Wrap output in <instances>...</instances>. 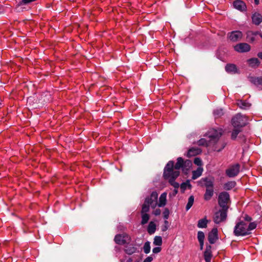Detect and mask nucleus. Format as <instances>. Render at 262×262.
I'll list each match as a JSON object with an SVG mask.
<instances>
[{
    "label": "nucleus",
    "mask_w": 262,
    "mask_h": 262,
    "mask_svg": "<svg viewBox=\"0 0 262 262\" xmlns=\"http://www.w3.org/2000/svg\"><path fill=\"white\" fill-rule=\"evenodd\" d=\"M121 262H123V261H122V260H121Z\"/></svg>",
    "instance_id": "obj_54"
},
{
    "label": "nucleus",
    "mask_w": 262,
    "mask_h": 262,
    "mask_svg": "<svg viewBox=\"0 0 262 262\" xmlns=\"http://www.w3.org/2000/svg\"><path fill=\"white\" fill-rule=\"evenodd\" d=\"M214 190L213 188H206V191L204 195V199L206 201H209L211 199L213 195Z\"/></svg>",
    "instance_id": "obj_22"
},
{
    "label": "nucleus",
    "mask_w": 262,
    "mask_h": 262,
    "mask_svg": "<svg viewBox=\"0 0 262 262\" xmlns=\"http://www.w3.org/2000/svg\"><path fill=\"white\" fill-rule=\"evenodd\" d=\"M234 50L239 53L247 52L250 50V46L247 43H240L234 47Z\"/></svg>",
    "instance_id": "obj_10"
},
{
    "label": "nucleus",
    "mask_w": 262,
    "mask_h": 262,
    "mask_svg": "<svg viewBox=\"0 0 262 262\" xmlns=\"http://www.w3.org/2000/svg\"><path fill=\"white\" fill-rule=\"evenodd\" d=\"M202 152V150L198 147H192L189 149L187 152V156L193 157L200 154Z\"/></svg>",
    "instance_id": "obj_19"
},
{
    "label": "nucleus",
    "mask_w": 262,
    "mask_h": 262,
    "mask_svg": "<svg viewBox=\"0 0 262 262\" xmlns=\"http://www.w3.org/2000/svg\"><path fill=\"white\" fill-rule=\"evenodd\" d=\"M191 165L192 162L190 160L184 161L181 157L177 159V163L174 165L173 161H169L164 168L163 177L167 180L177 179L180 175L179 169H182L184 172H187Z\"/></svg>",
    "instance_id": "obj_1"
},
{
    "label": "nucleus",
    "mask_w": 262,
    "mask_h": 262,
    "mask_svg": "<svg viewBox=\"0 0 262 262\" xmlns=\"http://www.w3.org/2000/svg\"><path fill=\"white\" fill-rule=\"evenodd\" d=\"M201 181L204 182V186L206 188H213V180L212 179L208 178H202Z\"/></svg>",
    "instance_id": "obj_17"
},
{
    "label": "nucleus",
    "mask_w": 262,
    "mask_h": 262,
    "mask_svg": "<svg viewBox=\"0 0 262 262\" xmlns=\"http://www.w3.org/2000/svg\"><path fill=\"white\" fill-rule=\"evenodd\" d=\"M257 56L260 58L261 59H262V52H259L258 54H257Z\"/></svg>",
    "instance_id": "obj_49"
},
{
    "label": "nucleus",
    "mask_w": 262,
    "mask_h": 262,
    "mask_svg": "<svg viewBox=\"0 0 262 262\" xmlns=\"http://www.w3.org/2000/svg\"><path fill=\"white\" fill-rule=\"evenodd\" d=\"M247 38L251 42H253V41H254L255 40V36H252V35H251L249 37H247Z\"/></svg>",
    "instance_id": "obj_46"
},
{
    "label": "nucleus",
    "mask_w": 262,
    "mask_h": 262,
    "mask_svg": "<svg viewBox=\"0 0 262 262\" xmlns=\"http://www.w3.org/2000/svg\"><path fill=\"white\" fill-rule=\"evenodd\" d=\"M156 230V225L153 222H150L147 227V231L149 234H154Z\"/></svg>",
    "instance_id": "obj_24"
},
{
    "label": "nucleus",
    "mask_w": 262,
    "mask_h": 262,
    "mask_svg": "<svg viewBox=\"0 0 262 262\" xmlns=\"http://www.w3.org/2000/svg\"><path fill=\"white\" fill-rule=\"evenodd\" d=\"M194 202V197L192 195H191L189 196L188 199V203L186 206V210H188L192 206Z\"/></svg>",
    "instance_id": "obj_29"
},
{
    "label": "nucleus",
    "mask_w": 262,
    "mask_h": 262,
    "mask_svg": "<svg viewBox=\"0 0 262 262\" xmlns=\"http://www.w3.org/2000/svg\"><path fill=\"white\" fill-rule=\"evenodd\" d=\"M208 223V221L205 217L203 219L199 220L198 223V227L200 228H206L207 226Z\"/></svg>",
    "instance_id": "obj_25"
},
{
    "label": "nucleus",
    "mask_w": 262,
    "mask_h": 262,
    "mask_svg": "<svg viewBox=\"0 0 262 262\" xmlns=\"http://www.w3.org/2000/svg\"><path fill=\"white\" fill-rule=\"evenodd\" d=\"M203 168L202 167H198L196 170L192 171V179L195 180L200 177L203 172Z\"/></svg>",
    "instance_id": "obj_21"
},
{
    "label": "nucleus",
    "mask_w": 262,
    "mask_h": 262,
    "mask_svg": "<svg viewBox=\"0 0 262 262\" xmlns=\"http://www.w3.org/2000/svg\"><path fill=\"white\" fill-rule=\"evenodd\" d=\"M187 188L189 189L191 188V185L190 184L189 180L186 181L185 182L182 183L180 185V188L182 192H184Z\"/></svg>",
    "instance_id": "obj_27"
},
{
    "label": "nucleus",
    "mask_w": 262,
    "mask_h": 262,
    "mask_svg": "<svg viewBox=\"0 0 262 262\" xmlns=\"http://www.w3.org/2000/svg\"><path fill=\"white\" fill-rule=\"evenodd\" d=\"M260 32L258 31L256 32H249L247 34V37H249L251 35L252 36H256L257 35H259Z\"/></svg>",
    "instance_id": "obj_41"
},
{
    "label": "nucleus",
    "mask_w": 262,
    "mask_h": 262,
    "mask_svg": "<svg viewBox=\"0 0 262 262\" xmlns=\"http://www.w3.org/2000/svg\"><path fill=\"white\" fill-rule=\"evenodd\" d=\"M163 214L164 218L165 219V220H167L168 219L169 215V209L167 208H165L163 212Z\"/></svg>",
    "instance_id": "obj_37"
},
{
    "label": "nucleus",
    "mask_w": 262,
    "mask_h": 262,
    "mask_svg": "<svg viewBox=\"0 0 262 262\" xmlns=\"http://www.w3.org/2000/svg\"><path fill=\"white\" fill-rule=\"evenodd\" d=\"M234 7L241 11H245L246 10V5L245 3L241 0H236L233 2Z\"/></svg>",
    "instance_id": "obj_14"
},
{
    "label": "nucleus",
    "mask_w": 262,
    "mask_h": 262,
    "mask_svg": "<svg viewBox=\"0 0 262 262\" xmlns=\"http://www.w3.org/2000/svg\"><path fill=\"white\" fill-rule=\"evenodd\" d=\"M241 132V129L239 128H234V129L232 130L231 134V139L232 140H235L238 134Z\"/></svg>",
    "instance_id": "obj_28"
},
{
    "label": "nucleus",
    "mask_w": 262,
    "mask_h": 262,
    "mask_svg": "<svg viewBox=\"0 0 262 262\" xmlns=\"http://www.w3.org/2000/svg\"><path fill=\"white\" fill-rule=\"evenodd\" d=\"M255 82L257 83L258 84L262 85V76L260 77H257L255 79Z\"/></svg>",
    "instance_id": "obj_42"
},
{
    "label": "nucleus",
    "mask_w": 262,
    "mask_h": 262,
    "mask_svg": "<svg viewBox=\"0 0 262 262\" xmlns=\"http://www.w3.org/2000/svg\"><path fill=\"white\" fill-rule=\"evenodd\" d=\"M213 113H214V115L216 117H219L221 116L223 114V110H222V109H217V110H215L214 111Z\"/></svg>",
    "instance_id": "obj_36"
},
{
    "label": "nucleus",
    "mask_w": 262,
    "mask_h": 262,
    "mask_svg": "<svg viewBox=\"0 0 262 262\" xmlns=\"http://www.w3.org/2000/svg\"><path fill=\"white\" fill-rule=\"evenodd\" d=\"M244 221L245 222L247 223L248 224V223H251V221L252 220V217L250 216H249L248 215H247L246 214L244 216Z\"/></svg>",
    "instance_id": "obj_39"
},
{
    "label": "nucleus",
    "mask_w": 262,
    "mask_h": 262,
    "mask_svg": "<svg viewBox=\"0 0 262 262\" xmlns=\"http://www.w3.org/2000/svg\"><path fill=\"white\" fill-rule=\"evenodd\" d=\"M152 260V258L151 256H148L146 258L143 262H151Z\"/></svg>",
    "instance_id": "obj_45"
},
{
    "label": "nucleus",
    "mask_w": 262,
    "mask_h": 262,
    "mask_svg": "<svg viewBox=\"0 0 262 262\" xmlns=\"http://www.w3.org/2000/svg\"><path fill=\"white\" fill-rule=\"evenodd\" d=\"M225 70L229 73L235 74L237 72V67L234 64H227L225 67Z\"/></svg>",
    "instance_id": "obj_18"
},
{
    "label": "nucleus",
    "mask_w": 262,
    "mask_h": 262,
    "mask_svg": "<svg viewBox=\"0 0 262 262\" xmlns=\"http://www.w3.org/2000/svg\"><path fill=\"white\" fill-rule=\"evenodd\" d=\"M194 163L199 166V167H201L202 165V160L200 158H195L194 159V161H193Z\"/></svg>",
    "instance_id": "obj_38"
},
{
    "label": "nucleus",
    "mask_w": 262,
    "mask_h": 262,
    "mask_svg": "<svg viewBox=\"0 0 262 262\" xmlns=\"http://www.w3.org/2000/svg\"><path fill=\"white\" fill-rule=\"evenodd\" d=\"M169 223L167 220H165L164 225L162 227V231H166L168 228Z\"/></svg>",
    "instance_id": "obj_40"
},
{
    "label": "nucleus",
    "mask_w": 262,
    "mask_h": 262,
    "mask_svg": "<svg viewBox=\"0 0 262 262\" xmlns=\"http://www.w3.org/2000/svg\"><path fill=\"white\" fill-rule=\"evenodd\" d=\"M236 185L235 181H229L224 185V189L226 190H230L233 188Z\"/></svg>",
    "instance_id": "obj_26"
},
{
    "label": "nucleus",
    "mask_w": 262,
    "mask_h": 262,
    "mask_svg": "<svg viewBox=\"0 0 262 262\" xmlns=\"http://www.w3.org/2000/svg\"><path fill=\"white\" fill-rule=\"evenodd\" d=\"M238 105L239 106V107L242 108H246V107L250 106L248 103L243 101H240L238 103Z\"/></svg>",
    "instance_id": "obj_34"
},
{
    "label": "nucleus",
    "mask_w": 262,
    "mask_h": 262,
    "mask_svg": "<svg viewBox=\"0 0 262 262\" xmlns=\"http://www.w3.org/2000/svg\"><path fill=\"white\" fill-rule=\"evenodd\" d=\"M208 239L211 244H214L218 239V231L216 228H213L209 233Z\"/></svg>",
    "instance_id": "obj_11"
},
{
    "label": "nucleus",
    "mask_w": 262,
    "mask_h": 262,
    "mask_svg": "<svg viewBox=\"0 0 262 262\" xmlns=\"http://www.w3.org/2000/svg\"><path fill=\"white\" fill-rule=\"evenodd\" d=\"M199 244L200 246V249L202 250L203 249L204 242H199Z\"/></svg>",
    "instance_id": "obj_47"
},
{
    "label": "nucleus",
    "mask_w": 262,
    "mask_h": 262,
    "mask_svg": "<svg viewBox=\"0 0 262 262\" xmlns=\"http://www.w3.org/2000/svg\"><path fill=\"white\" fill-rule=\"evenodd\" d=\"M131 238L127 234H119L115 236L114 241L118 245H123L129 243Z\"/></svg>",
    "instance_id": "obj_7"
},
{
    "label": "nucleus",
    "mask_w": 262,
    "mask_h": 262,
    "mask_svg": "<svg viewBox=\"0 0 262 262\" xmlns=\"http://www.w3.org/2000/svg\"><path fill=\"white\" fill-rule=\"evenodd\" d=\"M259 35L260 36V37L262 38V33H260Z\"/></svg>",
    "instance_id": "obj_53"
},
{
    "label": "nucleus",
    "mask_w": 262,
    "mask_h": 262,
    "mask_svg": "<svg viewBox=\"0 0 262 262\" xmlns=\"http://www.w3.org/2000/svg\"><path fill=\"white\" fill-rule=\"evenodd\" d=\"M161 250V248L160 247H155L152 249V252L154 253H158L160 252Z\"/></svg>",
    "instance_id": "obj_43"
},
{
    "label": "nucleus",
    "mask_w": 262,
    "mask_h": 262,
    "mask_svg": "<svg viewBox=\"0 0 262 262\" xmlns=\"http://www.w3.org/2000/svg\"><path fill=\"white\" fill-rule=\"evenodd\" d=\"M143 250L145 253L148 254L150 252V243L149 242H146L143 246Z\"/></svg>",
    "instance_id": "obj_31"
},
{
    "label": "nucleus",
    "mask_w": 262,
    "mask_h": 262,
    "mask_svg": "<svg viewBox=\"0 0 262 262\" xmlns=\"http://www.w3.org/2000/svg\"><path fill=\"white\" fill-rule=\"evenodd\" d=\"M137 251V248L132 244L128 243L124 247V251L128 255H132Z\"/></svg>",
    "instance_id": "obj_13"
},
{
    "label": "nucleus",
    "mask_w": 262,
    "mask_h": 262,
    "mask_svg": "<svg viewBox=\"0 0 262 262\" xmlns=\"http://www.w3.org/2000/svg\"><path fill=\"white\" fill-rule=\"evenodd\" d=\"M204 259L206 262H210L212 257L211 246L209 245L206 248L204 253Z\"/></svg>",
    "instance_id": "obj_15"
},
{
    "label": "nucleus",
    "mask_w": 262,
    "mask_h": 262,
    "mask_svg": "<svg viewBox=\"0 0 262 262\" xmlns=\"http://www.w3.org/2000/svg\"><path fill=\"white\" fill-rule=\"evenodd\" d=\"M254 2H255V4L256 5H258V4H259V0H254Z\"/></svg>",
    "instance_id": "obj_51"
},
{
    "label": "nucleus",
    "mask_w": 262,
    "mask_h": 262,
    "mask_svg": "<svg viewBox=\"0 0 262 262\" xmlns=\"http://www.w3.org/2000/svg\"><path fill=\"white\" fill-rule=\"evenodd\" d=\"M178 189H174L173 191V195H176L177 193H178Z\"/></svg>",
    "instance_id": "obj_48"
},
{
    "label": "nucleus",
    "mask_w": 262,
    "mask_h": 262,
    "mask_svg": "<svg viewBox=\"0 0 262 262\" xmlns=\"http://www.w3.org/2000/svg\"><path fill=\"white\" fill-rule=\"evenodd\" d=\"M166 193H163L161 194L159 198V202L158 204L159 207H163L166 205Z\"/></svg>",
    "instance_id": "obj_23"
},
{
    "label": "nucleus",
    "mask_w": 262,
    "mask_h": 262,
    "mask_svg": "<svg viewBox=\"0 0 262 262\" xmlns=\"http://www.w3.org/2000/svg\"><path fill=\"white\" fill-rule=\"evenodd\" d=\"M252 22L255 25H259L262 22V15L259 13H255L252 16Z\"/></svg>",
    "instance_id": "obj_16"
},
{
    "label": "nucleus",
    "mask_w": 262,
    "mask_h": 262,
    "mask_svg": "<svg viewBox=\"0 0 262 262\" xmlns=\"http://www.w3.org/2000/svg\"><path fill=\"white\" fill-rule=\"evenodd\" d=\"M227 211L223 209L216 212L214 215L213 221L215 224H219L226 220Z\"/></svg>",
    "instance_id": "obj_9"
},
{
    "label": "nucleus",
    "mask_w": 262,
    "mask_h": 262,
    "mask_svg": "<svg viewBox=\"0 0 262 262\" xmlns=\"http://www.w3.org/2000/svg\"><path fill=\"white\" fill-rule=\"evenodd\" d=\"M205 238V234L202 231H199L198 232V239L199 242H204Z\"/></svg>",
    "instance_id": "obj_32"
},
{
    "label": "nucleus",
    "mask_w": 262,
    "mask_h": 262,
    "mask_svg": "<svg viewBox=\"0 0 262 262\" xmlns=\"http://www.w3.org/2000/svg\"><path fill=\"white\" fill-rule=\"evenodd\" d=\"M257 223L253 222L248 224L243 221L238 222L234 227L233 233L235 236H245L251 234V231L257 227Z\"/></svg>",
    "instance_id": "obj_3"
},
{
    "label": "nucleus",
    "mask_w": 262,
    "mask_h": 262,
    "mask_svg": "<svg viewBox=\"0 0 262 262\" xmlns=\"http://www.w3.org/2000/svg\"><path fill=\"white\" fill-rule=\"evenodd\" d=\"M208 137L210 138L209 142H208L206 139H201L198 141V144L200 146H208L211 143V142H215L218 141L219 138L221 136V133L218 132L216 130L212 129L208 132Z\"/></svg>",
    "instance_id": "obj_4"
},
{
    "label": "nucleus",
    "mask_w": 262,
    "mask_h": 262,
    "mask_svg": "<svg viewBox=\"0 0 262 262\" xmlns=\"http://www.w3.org/2000/svg\"><path fill=\"white\" fill-rule=\"evenodd\" d=\"M241 166L237 163L231 165L226 170V174L229 178H233L236 176L239 172Z\"/></svg>",
    "instance_id": "obj_8"
},
{
    "label": "nucleus",
    "mask_w": 262,
    "mask_h": 262,
    "mask_svg": "<svg viewBox=\"0 0 262 262\" xmlns=\"http://www.w3.org/2000/svg\"><path fill=\"white\" fill-rule=\"evenodd\" d=\"M247 121L248 119L246 116L238 114L232 118L231 123L234 128H241L247 124Z\"/></svg>",
    "instance_id": "obj_5"
},
{
    "label": "nucleus",
    "mask_w": 262,
    "mask_h": 262,
    "mask_svg": "<svg viewBox=\"0 0 262 262\" xmlns=\"http://www.w3.org/2000/svg\"><path fill=\"white\" fill-rule=\"evenodd\" d=\"M115 248L116 250H120V248L118 247H117V246H116Z\"/></svg>",
    "instance_id": "obj_52"
},
{
    "label": "nucleus",
    "mask_w": 262,
    "mask_h": 262,
    "mask_svg": "<svg viewBox=\"0 0 262 262\" xmlns=\"http://www.w3.org/2000/svg\"><path fill=\"white\" fill-rule=\"evenodd\" d=\"M249 65L252 68H257L260 64V61L257 58H252L247 60Z\"/></svg>",
    "instance_id": "obj_20"
},
{
    "label": "nucleus",
    "mask_w": 262,
    "mask_h": 262,
    "mask_svg": "<svg viewBox=\"0 0 262 262\" xmlns=\"http://www.w3.org/2000/svg\"><path fill=\"white\" fill-rule=\"evenodd\" d=\"M154 214L155 215H159L161 214V210L160 209H156L154 212Z\"/></svg>",
    "instance_id": "obj_44"
},
{
    "label": "nucleus",
    "mask_w": 262,
    "mask_h": 262,
    "mask_svg": "<svg viewBox=\"0 0 262 262\" xmlns=\"http://www.w3.org/2000/svg\"><path fill=\"white\" fill-rule=\"evenodd\" d=\"M162 244V239L161 236H156L154 238V244L156 246H161Z\"/></svg>",
    "instance_id": "obj_30"
},
{
    "label": "nucleus",
    "mask_w": 262,
    "mask_h": 262,
    "mask_svg": "<svg viewBox=\"0 0 262 262\" xmlns=\"http://www.w3.org/2000/svg\"><path fill=\"white\" fill-rule=\"evenodd\" d=\"M243 36L242 32L239 31H234L228 34L229 39L233 42L237 41L240 39Z\"/></svg>",
    "instance_id": "obj_12"
},
{
    "label": "nucleus",
    "mask_w": 262,
    "mask_h": 262,
    "mask_svg": "<svg viewBox=\"0 0 262 262\" xmlns=\"http://www.w3.org/2000/svg\"><path fill=\"white\" fill-rule=\"evenodd\" d=\"M176 179H172L168 180V182L172 185L175 189H178L180 185L178 183L175 182Z\"/></svg>",
    "instance_id": "obj_33"
},
{
    "label": "nucleus",
    "mask_w": 262,
    "mask_h": 262,
    "mask_svg": "<svg viewBox=\"0 0 262 262\" xmlns=\"http://www.w3.org/2000/svg\"><path fill=\"white\" fill-rule=\"evenodd\" d=\"M218 202L222 209L228 211L229 208L228 204L230 202L229 194L226 191L221 192L219 195Z\"/></svg>",
    "instance_id": "obj_6"
},
{
    "label": "nucleus",
    "mask_w": 262,
    "mask_h": 262,
    "mask_svg": "<svg viewBox=\"0 0 262 262\" xmlns=\"http://www.w3.org/2000/svg\"><path fill=\"white\" fill-rule=\"evenodd\" d=\"M219 144L220 145V148H218L217 147L215 146L213 148L214 150L218 151V152L221 151L225 147L226 144L224 142L219 143Z\"/></svg>",
    "instance_id": "obj_35"
},
{
    "label": "nucleus",
    "mask_w": 262,
    "mask_h": 262,
    "mask_svg": "<svg viewBox=\"0 0 262 262\" xmlns=\"http://www.w3.org/2000/svg\"><path fill=\"white\" fill-rule=\"evenodd\" d=\"M158 199V193L154 191L151 193L150 197L145 199L144 204L142 205L141 209V222L142 225L146 224L149 219V215L147 212L149 211V207L151 206L152 208H155L157 204V200Z\"/></svg>",
    "instance_id": "obj_2"
},
{
    "label": "nucleus",
    "mask_w": 262,
    "mask_h": 262,
    "mask_svg": "<svg viewBox=\"0 0 262 262\" xmlns=\"http://www.w3.org/2000/svg\"><path fill=\"white\" fill-rule=\"evenodd\" d=\"M133 259L131 257H129L127 260V262H132Z\"/></svg>",
    "instance_id": "obj_50"
}]
</instances>
